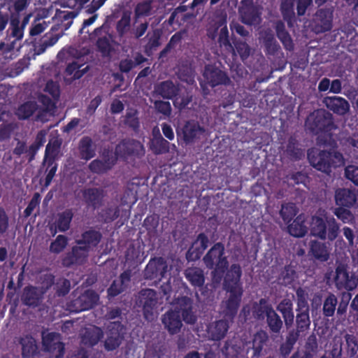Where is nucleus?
<instances>
[{"label": "nucleus", "mask_w": 358, "mask_h": 358, "mask_svg": "<svg viewBox=\"0 0 358 358\" xmlns=\"http://www.w3.org/2000/svg\"><path fill=\"white\" fill-rule=\"evenodd\" d=\"M181 312L183 320L187 324H194L196 316L192 311V300L187 296L179 297L175 303V310Z\"/></svg>", "instance_id": "nucleus-16"}, {"label": "nucleus", "mask_w": 358, "mask_h": 358, "mask_svg": "<svg viewBox=\"0 0 358 358\" xmlns=\"http://www.w3.org/2000/svg\"><path fill=\"white\" fill-rule=\"evenodd\" d=\"M310 252L318 261L326 262L329 257V252L323 243L312 241L310 243Z\"/></svg>", "instance_id": "nucleus-37"}, {"label": "nucleus", "mask_w": 358, "mask_h": 358, "mask_svg": "<svg viewBox=\"0 0 358 358\" xmlns=\"http://www.w3.org/2000/svg\"><path fill=\"white\" fill-rule=\"evenodd\" d=\"M101 237V234L96 231H87L83 234L82 238L77 241V243L90 250L92 248L95 247L99 243Z\"/></svg>", "instance_id": "nucleus-40"}, {"label": "nucleus", "mask_w": 358, "mask_h": 358, "mask_svg": "<svg viewBox=\"0 0 358 358\" xmlns=\"http://www.w3.org/2000/svg\"><path fill=\"white\" fill-rule=\"evenodd\" d=\"M325 106L339 115H344L350 110V103L340 96H327L323 99Z\"/></svg>", "instance_id": "nucleus-24"}, {"label": "nucleus", "mask_w": 358, "mask_h": 358, "mask_svg": "<svg viewBox=\"0 0 358 358\" xmlns=\"http://www.w3.org/2000/svg\"><path fill=\"white\" fill-rule=\"evenodd\" d=\"M136 303L142 308L144 318L152 321L155 317V309L157 304V292L152 289H143L138 295Z\"/></svg>", "instance_id": "nucleus-3"}, {"label": "nucleus", "mask_w": 358, "mask_h": 358, "mask_svg": "<svg viewBox=\"0 0 358 358\" xmlns=\"http://www.w3.org/2000/svg\"><path fill=\"white\" fill-rule=\"evenodd\" d=\"M281 11L285 20H289L294 16V0H284L281 3Z\"/></svg>", "instance_id": "nucleus-62"}, {"label": "nucleus", "mask_w": 358, "mask_h": 358, "mask_svg": "<svg viewBox=\"0 0 358 358\" xmlns=\"http://www.w3.org/2000/svg\"><path fill=\"white\" fill-rule=\"evenodd\" d=\"M225 290L229 294L227 299L222 303V312L224 316L233 319L240 305L243 289Z\"/></svg>", "instance_id": "nucleus-10"}, {"label": "nucleus", "mask_w": 358, "mask_h": 358, "mask_svg": "<svg viewBox=\"0 0 358 358\" xmlns=\"http://www.w3.org/2000/svg\"><path fill=\"white\" fill-rule=\"evenodd\" d=\"M137 115L138 112L136 110L130 108L127 110L124 116V124L134 130H136L139 127V120Z\"/></svg>", "instance_id": "nucleus-55"}, {"label": "nucleus", "mask_w": 358, "mask_h": 358, "mask_svg": "<svg viewBox=\"0 0 358 358\" xmlns=\"http://www.w3.org/2000/svg\"><path fill=\"white\" fill-rule=\"evenodd\" d=\"M116 158L110 151H104L98 158L93 160L88 166L89 169L95 173H103L110 170L115 164Z\"/></svg>", "instance_id": "nucleus-13"}, {"label": "nucleus", "mask_w": 358, "mask_h": 358, "mask_svg": "<svg viewBox=\"0 0 358 358\" xmlns=\"http://www.w3.org/2000/svg\"><path fill=\"white\" fill-rule=\"evenodd\" d=\"M168 271V264L162 257L151 259L143 271L145 279L152 280L158 276L164 278Z\"/></svg>", "instance_id": "nucleus-12"}, {"label": "nucleus", "mask_w": 358, "mask_h": 358, "mask_svg": "<svg viewBox=\"0 0 358 358\" xmlns=\"http://www.w3.org/2000/svg\"><path fill=\"white\" fill-rule=\"evenodd\" d=\"M83 197L85 203L93 209L99 208L102 205L104 192L99 188H87L83 190Z\"/></svg>", "instance_id": "nucleus-29"}, {"label": "nucleus", "mask_w": 358, "mask_h": 358, "mask_svg": "<svg viewBox=\"0 0 358 358\" xmlns=\"http://www.w3.org/2000/svg\"><path fill=\"white\" fill-rule=\"evenodd\" d=\"M234 46L242 60L248 59L250 55L251 48L247 43L238 41L234 43Z\"/></svg>", "instance_id": "nucleus-61"}, {"label": "nucleus", "mask_w": 358, "mask_h": 358, "mask_svg": "<svg viewBox=\"0 0 358 358\" xmlns=\"http://www.w3.org/2000/svg\"><path fill=\"white\" fill-rule=\"evenodd\" d=\"M80 336L83 344L93 346L103 337V333L101 328L90 325L80 331Z\"/></svg>", "instance_id": "nucleus-26"}, {"label": "nucleus", "mask_w": 358, "mask_h": 358, "mask_svg": "<svg viewBox=\"0 0 358 358\" xmlns=\"http://www.w3.org/2000/svg\"><path fill=\"white\" fill-rule=\"evenodd\" d=\"M286 153L294 159H300L303 155V152L298 148L297 141L294 138H290L289 140L287 145Z\"/></svg>", "instance_id": "nucleus-56"}, {"label": "nucleus", "mask_w": 358, "mask_h": 358, "mask_svg": "<svg viewBox=\"0 0 358 358\" xmlns=\"http://www.w3.org/2000/svg\"><path fill=\"white\" fill-rule=\"evenodd\" d=\"M340 227L332 217L322 218L313 216L310 224V234L321 240L334 241L338 235Z\"/></svg>", "instance_id": "nucleus-1"}, {"label": "nucleus", "mask_w": 358, "mask_h": 358, "mask_svg": "<svg viewBox=\"0 0 358 358\" xmlns=\"http://www.w3.org/2000/svg\"><path fill=\"white\" fill-rule=\"evenodd\" d=\"M89 251L87 248L81 245L73 247L71 252H68L63 259V265L69 267L75 264H83L87 260Z\"/></svg>", "instance_id": "nucleus-20"}, {"label": "nucleus", "mask_w": 358, "mask_h": 358, "mask_svg": "<svg viewBox=\"0 0 358 358\" xmlns=\"http://www.w3.org/2000/svg\"><path fill=\"white\" fill-rule=\"evenodd\" d=\"M338 140L342 145L352 147L355 151L358 152V133L348 136L342 132L339 134Z\"/></svg>", "instance_id": "nucleus-51"}, {"label": "nucleus", "mask_w": 358, "mask_h": 358, "mask_svg": "<svg viewBox=\"0 0 358 358\" xmlns=\"http://www.w3.org/2000/svg\"><path fill=\"white\" fill-rule=\"evenodd\" d=\"M305 216L299 215L294 222L287 227L288 232L294 237H303L308 231V227L304 224Z\"/></svg>", "instance_id": "nucleus-36"}, {"label": "nucleus", "mask_w": 358, "mask_h": 358, "mask_svg": "<svg viewBox=\"0 0 358 358\" xmlns=\"http://www.w3.org/2000/svg\"><path fill=\"white\" fill-rule=\"evenodd\" d=\"M162 322L169 334L174 335L180 332L182 327L180 314L176 310H169L162 316Z\"/></svg>", "instance_id": "nucleus-18"}, {"label": "nucleus", "mask_w": 358, "mask_h": 358, "mask_svg": "<svg viewBox=\"0 0 358 358\" xmlns=\"http://www.w3.org/2000/svg\"><path fill=\"white\" fill-rule=\"evenodd\" d=\"M124 339V327L120 321L110 322L107 325L104 348L108 351L117 349Z\"/></svg>", "instance_id": "nucleus-8"}, {"label": "nucleus", "mask_w": 358, "mask_h": 358, "mask_svg": "<svg viewBox=\"0 0 358 358\" xmlns=\"http://www.w3.org/2000/svg\"><path fill=\"white\" fill-rule=\"evenodd\" d=\"M178 76L180 80L188 84H193L194 82V71L189 64H184L179 66Z\"/></svg>", "instance_id": "nucleus-48"}, {"label": "nucleus", "mask_w": 358, "mask_h": 358, "mask_svg": "<svg viewBox=\"0 0 358 358\" xmlns=\"http://www.w3.org/2000/svg\"><path fill=\"white\" fill-rule=\"evenodd\" d=\"M160 31L158 29H154L152 33L147 35L148 42L144 48L147 55L150 56L152 55V52L160 45Z\"/></svg>", "instance_id": "nucleus-42"}, {"label": "nucleus", "mask_w": 358, "mask_h": 358, "mask_svg": "<svg viewBox=\"0 0 358 358\" xmlns=\"http://www.w3.org/2000/svg\"><path fill=\"white\" fill-rule=\"evenodd\" d=\"M203 261L207 268L224 272L228 266V261L224 256V245L220 243L215 244L203 257Z\"/></svg>", "instance_id": "nucleus-4"}, {"label": "nucleus", "mask_w": 358, "mask_h": 358, "mask_svg": "<svg viewBox=\"0 0 358 358\" xmlns=\"http://www.w3.org/2000/svg\"><path fill=\"white\" fill-rule=\"evenodd\" d=\"M62 140L57 137H53L50 141L45 149V159L53 160L59 154Z\"/></svg>", "instance_id": "nucleus-47"}, {"label": "nucleus", "mask_w": 358, "mask_h": 358, "mask_svg": "<svg viewBox=\"0 0 358 358\" xmlns=\"http://www.w3.org/2000/svg\"><path fill=\"white\" fill-rule=\"evenodd\" d=\"M154 92L164 99H171L178 94L180 87L178 84L169 80L156 85Z\"/></svg>", "instance_id": "nucleus-30"}, {"label": "nucleus", "mask_w": 358, "mask_h": 358, "mask_svg": "<svg viewBox=\"0 0 358 358\" xmlns=\"http://www.w3.org/2000/svg\"><path fill=\"white\" fill-rule=\"evenodd\" d=\"M186 279L192 286L201 287L205 282V275L203 269L199 267H189L184 272Z\"/></svg>", "instance_id": "nucleus-34"}, {"label": "nucleus", "mask_w": 358, "mask_h": 358, "mask_svg": "<svg viewBox=\"0 0 358 358\" xmlns=\"http://www.w3.org/2000/svg\"><path fill=\"white\" fill-rule=\"evenodd\" d=\"M240 19L245 24H257L260 22V16L256 7L251 3L245 2L239 8Z\"/></svg>", "instance_id": "nucleus-22"}, {"label": "nucleus", "mask_w": 358, "mask_h": 358, "mask_svg": "<svg viewBox=\"0 0 358 358\" xmlns=\"http://www.w3.org/2000/svg\"><path fill=\"white\" fill-rule=\"evenodd\" d=\"M276 308L282 315L286 327H291L294 318L292 301L289 299H283Z\"/></svg>", "instance_id": "nucleus-35"}, {"label": "nucleus", "mask_w": 358, "mask_h": 358, "mask_svg": "<svg viewBox=\"0 0 358 358\" xmlns=\"http://www.w3.org/2000/svg\"><path fill=\"white\" fill-rule=\"evenodd\" d=\"M96 146L89 136L82 138L78 145V155L80 159L86 161L93 158L96 155Z\"/></svg>", "instance_id": "nucleus-31"}, {"label": "nucleus", "mask_w": 358, "mask_h": 358, "mask_svg": "<svg viewBox=\"0 0 358 358\" xmlns=\"http://www.w3.org/2000/svg\"><path fill=\"white\" fill-rule=\"evenodd\" d=\"M43 346L45 358H62L64 354V345L57 333H43Z\"/></svg>", "instance_id": "nucleus-5"}, {"label": "nucleus", "mask_w": 358, "mask_h": 358, "mask_svg": "<svg viewBox=\"0 0 358 358\" xmlns=\"http://www.w3.org/2000/svg\"><path fill=\"white\" fill-rule=\"evenodd\" d=\"M46 278L49 284L45 288L43 287H36L33 286H29L24 288L21 296V301L23 304L29 307L35 308L39 306L42 303L44 294L49 286H51L54 282L53 277L51 275H47Z\"/></svg>", "instance_id": "nucleus-6"}, {"label": "nucleus", "mask_w": 358, "mask_h": 358, "mask_svg": "<svg viewBox=\"0 0 358 358\" xmlns=\"http://www.w3.org/2000/svg\"><path fill=\"white\" fill-rule=\"evenodd\" d=\"M318 351V344L316 336L311 334L307 338L305 345V351L303 355H310L312 358H315Z\"/></svg>", "instance_id": "nucleus-53"}, {"label": "nucleus", "mask_w": 358, "mask_h": 358, "mask_svg": "<svg viewBox=\"0 0 358 358\" xmlns=\"http://www.w3.org/2000/svg\"><path fill=\"white\" fill-rule=\"evenodd\" d=\"M68 239L63 235H59L50 246V250L54 253L61 252L67 245Z\"/></svg>", "instance_id": "nucleus-59"}, {"label": "nucleus", "mask_w": 358, "mask_h": 358, "mask_svg": "<svg viewBox=\"0 0 358 358\" xmlns=\"http://www.w3.org/2000/svg\"><path fill=\"white\" fill-rule=\"evenodd\" d=\"M229 329L228 322L225 320H220L213 322L208 326V336L214 341H219L223 338Z\"/></svg>", "instance_id": "nucleus-33"}, {"label": "nucleus", "mask_w": 358, "mask_h": 358, "mask_svg": "<svg viewBox=\"0 0 358 358\" xmlns=\"http://www.w3.org/2000/svg\"><path fill=\"white\" fill-rule=\"evenodd\" d=\"M272 306L264 299H261L252 305V312L255 318L263 320L273 310Z\"/></svg>", "instance_id": "nucleus-39"}, {"label": "nucleus", "mask_w": 358, "mask_h": 358, "mask_svg": "<svg viewBox=\"0 0 358 358\" xmlns=\"http://www.w3.org/2000/svg\"><path fill=\"white\" fill-rule=\"evenodd\" d=\"M227 358H237L241 352V347L234 344L231 341L227 342L222 350Z\"/></svg>", "instance_id": "nucleus-57"}, {"label": "nucleus", "mask_w": 358, "mask_h": 358, "mask_svg": "<svg viewBox=\"0 0 358 358\" xmlns=\"http://www.w3.org/2000/svg\"><path fill=\"white\" fill-rule=\"evenodd\" d=\"M345 339L347 345V354L353 357L358 352V343L356 338L350 334H346Z\"/></svg>", "instance_id": "nucleus-60"}, {"label": "nucleus", "mask_w": 358, "mask_h": 358, "mask_svg": "<svg viewBox=\"0 0 358 358\" xmlns=\"http://www.w3.org/2000/svg\"><path fill=\"white\" fill-rule=\"evenodd\" d=\"M338 301L336 296L333 294H329L325 299L323 304V314L325 317H331L334 315Z\"/></svg>", "instance_id": "nucleus-49"}, {"label": "nucleus", "mask_w": 358, "mask_h": 358, "mask_svg": "<svg viewBox=\"0 0 358 358\" xmlns=\"http://www.w3.org/2000/svg\"><path fill=\"white\" fill-rule=\"evenodd\" d=\"M37 109L38 105L35 101H27L19 106L16 115L20 119H27L31 116Z\"/></svg>", "instance_id": "nucleus-46"}, {"label": "nucleus", "mask_w": 358, "mask_h": 358, "mask_svg": "<svg viewBox=\"0 0 358 358\" xmlns=\"http://www.w3.org/2000/svg\"><path fill=\"white\" fill-rule=\"evenodd\" d=\"M335 199L336 203L340 206L350 207L358 205V190L338 189L336 191Z\"/></svg>", "instance_id": "nucleus-25"}, {"label": "nucleus", "mask_w": 358, "mask_h": 358, "mask_svg": "<svg viewBox=\"0 0 358 358\" xmlns=\"http://www.w3.org/2000/svg\"><path fill=\"white\" fill-rule=\"evenodd\" d=\"M150 148L156 154L165 153L169 151V143L162 138L159 130H157V135L152 137Z\"/></svg>", "instance_id": "nucleus-44"}, {"label": "nucleus", "mask_w": 358, "mask_h": 358, "mask_svg": "<svg viewBox=\"0 0 358 358\" xmlns=\"http://www.w3.org/2000/svg\"><path fill=\"white\" fill-rule=\"evenodd\" d=\"M259 40L262 42L266 55H275L280 50V46L275 40L271 29H263L259 33Z\"/></svg>", "instance_id": "nucleus-27"}, {"label": "nucleus", "mask_w": 358, "mask_h": 358, "mask_svg": "<svg viewBox=\"0 0 358 358\" xmlns=\"http://www.w3.org/2000/svg\"><path fill=\"white\" fill-rule=\"evenodd\" d=\"M203 75L205 80L211 87L227 85L230 82L229 78L224 71L213 66H206Z\"/></svg>", "instance_id": "nucleus-17"}, {"label": "nucleus", "mask_w": 358, "mask_h": 358, "mask_svg": "<svg viewBox=\"0 0 358 358\" xmlns=\"http://www.w3.org/2000/svg\"><path fill=\"white\" fill-rule=\"evenodd\" d=\"M296 329L298 330V331L303 333L304 331L309 329L310 325L309 313H297L296 316Z\"/></svg>", "instance_id": "nucleus-50"}, {"label": "nucleus", "mask_w": 358, "mask_h": 358, "mask_svg": "<svg viewBox=\"0 0 358 358\" xmlns=\"http://www.w3.org/2000/svg\"><path fill=\"white\" fill-rule=\"evenodd\" d=\"M75 50L71 49L70 53L77 57V60L70 63L66 69V79L73 80L80 78L89 70V65L85 63H80L79 58L87 53V50L78 55L74 53Z\"/></svg>", "instance_id": "nucleus-15"}, {"label": "nucleus", "mask_w": 358, "mask_h": 358, "mask_svg": "<svg viewBox=\"0 0 358 358\" xmlns=\"http://www.w3.org/2000/svg\"><path fill=\"white\" fill-rule=\"evenodd\" d=\"M334 213L335 215L343 223L352 224L355 222V217L353 214L347 209L338 208L335 209Z\"/></svg>", "instance_id": "nucleus-58"}, {"label": "nucleus", "mask_w": 358, "mask_h": 358, "mask_svg": "<svg viewBox=\"0 0 358 358\" xmlns=\"http://www.w3.org/2000/svg\"><path fill=\"white\" fill-rule=\"evenodd\" d=\"M154 108L157 112L166 117H169L171 115L172 108L171 103L169 101L161 100L155 101L154 102Z\"/></svg>", "instance_id": "nucleus-63"}, {"label": "nucleus", "mask_w": 358, "mask_h": 358, "mask_svg": "<svg viewBox=\"0 0 358 358\" xmlns=\"http://www.w3.org/2000/svg\"><path fill=\"white\" fill-rule=\"evenodd\" d=\"M72 216L73 215L69 210L59 214L57 221V227L60 231H65L69 229Z\"/></svg>", "instance_id": "nucleus-54"}, {"label": "nucleus", "mask_w": 358, "mask_h": 358, "mask_svg": "<svg viewBox=\"0 0 358 358\" xmlns=\"http://www.w3.org/2000/svg\"><path fill=\"white\" fill-rule=\"evenodd\" d=\"M162 2V0H143L137 3L134 8L135 22L137 23V19L140 17L155 14Z\"/></svg>", "instance_id": "nucleus-21"}, {"label": "nucleus", "mask_w": 358, "mask_h": 358, "mask_svg": "<svg viewBox=\"0 0 358 358\" xmlns=\"http://www.w3.org/2000/svg\"><path fill=\"white\" fill-rule=\"evenodd\" d=\"M306 127L315 134L324 130H331L335 128L332 115L324 110H317L310 113L306 121Z\"/></svg>", "instance_id": "nucleus-2"}, {"label": "nucleus", "mask_w": 358, "mask_h": 358, "mask_svg": "<svg viewBox=\"0 0 358 358\" xmlns=\"http://www.w3.org/2000/svg\"><path fill=\"white\" fill-rule=\"evenodd\" d=\"M345 176L358 186V166L349 165L345 169Z\"/></svg>", "instance_id": "nucleus-64"}, {"label": "nucleus", "mask_w": 358, "mask_h": 358, "mask_svg": "<svg viewBox=\"0 0 358 358\" xmlns=\"http://www.w3.org/2000/svg\"><path fill=\"white\" fill-rule=\"evenodd\" d=\"M330 155L328 151H318L316 149H311L308 152V158L310 164L317 170L329 174L330 169Z\"/></svg>", "instance_id": "nucleus-11"}, {"label": "nucleus", "mask_w": 358, "mask_h": 358, "mask_svg": "<svg viewBox=\"0 0 358 358\" xmlns=\"http://www.w3.org/2000/svg\"><path fill=\"white\" fill-rule=\"evenodd\" d=\"M22 345V356L29 357L37 353L38 347L35 339L29 336H24L20 339Z\"/></svg>", "instance_id": "nucleus-41"}, {"label": "nucleus", "mask_w": 358, "mask_h": 358, "mask_svg": "<svg viewBox=\"0 0 358 358\" xmlns=\"http://www.w3.org/2000/svg\"><path fill=\"white\" fill-rule=\"evenodd\" d=\"M144 153L143 145L138 141L129 139L120 143L115 148V154L120 157L127 155H141Z\"/></svg>", "instance_id": "nucleus-19"}, {"label": "nucleus", "mask_w": 358, "mask_h": 358, "mask_svg": "<svg viewBox=\"0 0 358 358\" xmlns=\"http://www.w3.org/2000/svg\"><path fill=\"white\" fill-rule=\"evenodd\" d=\"M242 270L239 264H234L227 271L224 279V289H243L240 282Z\"/></svg>", "instance_id": "nucleus-23"}, {"label": "nucleus", "mask_w": 358, "mask_h": 358, "mask_svg": "<svg viewBox=\"0 0 358 358\" xmlns=\"http://www.w3.org/2000/svg\"><path fill=\"white\" fill-rule=\"evenodd\" d=\"M266 324L271 332L279 334L282 328L283 322L281 317L273 309L266 317Z\"/></svg>", "instance_id": "nucleus-45"}, {"label": "nucleus", "mask_w": 358, "mask_h": 358, "mask_svg": "<svg viewBox=\"0 0 358 358\" xmlns=\"http://www.w3.org/2000/svg\"><path fill=\"white\" fill-rule=\"evenodd\" d=\"M131 12L124 11L121 18L117 22L115 30L117 35L115 36V43L122 45V48L129 47L131 36H129L131 29Z\"/></svg>", "instance_id": "nucleus-7"}, {"label": "nucleus", "mask_w": 358, "mask_h": 358, "mask_svg": "<svg viewBox=\"0 0 358 358\" xmlns=\"http://www.w3.org/2000/svg\"><path fill=\"white\" fill-rule=\"evenodd\" d=\"M220 27H221L218 32L217 42L220 47H223L228 52H234V49L230 43L229 31L226 24V19L220 20Z\"/></svg>", "instance_id": "nucleus-38"}, {"label": "nucleus", "mask_w": 358, "mask_h": 358, "mask_svg": "<svg viewBox=\"0 0 358 358\" xmlns=\"http://www.w3.org/2000/svg\"><path fill=\"white\" fill-rule=\"evenodd\" d=\"M332 12L329 9H320L316 13L315 31L324 32L331 29Z\"/></svg>", "instance_id": "nucleus-32"}, {"label": "nucleus", "mask_w": 358, "mask_h": 358, "mask_svg": "<svg viewBox=\"0 0 358 358\" xmlns=\"http://www.w3.org/2000/svg\"><path fill=\"white\" fill-rule=\"evenodd\" d=\"M206 136V129L195 121H188L182 128V139L187 143H193Z\"/></svg>", "instance_id": "nucleus-14"}, {"label": "nucleus", "mask_w": 358, "mask_h": 358, "mask_svg": "<svg viewBox=\"0 0 358 358\" xmlns=\"http://www.w3.org/2000/svg\"><path fill=\"white\" fill-rule=\"evenodd\" d=\"M268 339L267 333L264 330L258 331L254 334L252 338L253 355L259 356L263 349L264 345Z\"/></svg>", "instance_id": "nucleus-43"}, {"label": "nucleus", "mask_w": 358, "mask_h": 358, "mask_svg": "<svg viewBox=\"0 0 358 358\" xmlns=\"http://www.w3.org/2000/svg\"><path fill=\"white\" fill-rule=\"evenodd\" d=\"M99 299V295L94 291L89 289L71 301L69 304V308L74 312L88 310L97 303Z\"/></svg>", "instance_id": "nucleus-9"}, {"label": "nucleus", "mask_w": 358, "mask_h": 358, "mask_svg": "<svg viewBox=\"0 0 358 358\" xmlns=\"http://www.w3.org/2000/svg\"><path fill=\"white\" fill-rule=\"evenodd\" d=\"M335 282L338 289L352 290L357 287L355 280L349 276L347 266L342 264H338L336 268Z\"/></svg>", "instance_id": "nucleus-28"}, {"label": "nucleus", "mask_w": 358, "mask_h": 358, "mask_svg": "<svg viewBox=\"0 0 358 358\" xmlns=\"http://www.w3.org/2000/svg\"><path fill=\"white\" fill-rule=\"evenodd\" d=\"M296 213V207L292 203L282 204L280 210V215L285 222H289Z\"/></svg>", "instance_id": "nucleus-52"}]
</instances>
